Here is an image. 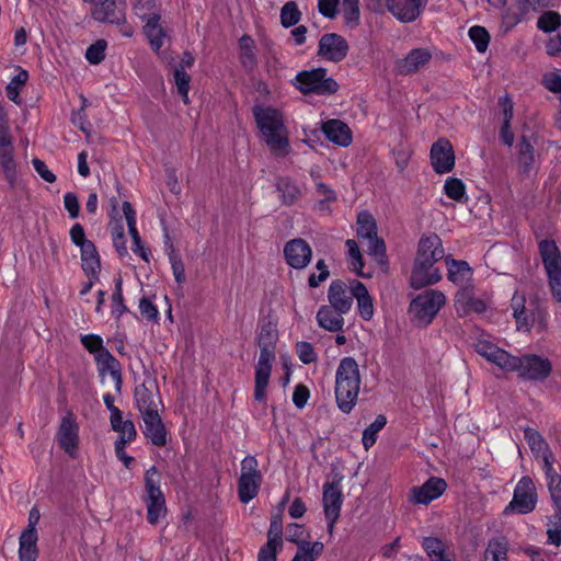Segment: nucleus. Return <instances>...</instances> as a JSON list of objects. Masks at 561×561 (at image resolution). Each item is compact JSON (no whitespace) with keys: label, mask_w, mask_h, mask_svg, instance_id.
Segmentation results:
<instances>
[{"label":"nucleus","mask_w":561,"mask_h":561,"mask_svg":"<svg viewBox=\"0 0 561 561\" xmlns=\"http://www.w3.org/2000/svg\"><path fill=\"white\" fill-rule=\"evenodd\" d=\"M297 552L291 561H316L323 552L324 546L320 541L299 542Z\"/></svg>","instance_id":"nucleus-37"},{"label":"nucleus","mask_w":561,"mask_h":561,"mask_svg":"<svg viewBox=\"0 0 561 561\" xmlns=\"http://www.w3.org/2000/svg\"><path fill=\"white\" fill-rule=\"evenodd\" d=\"M445 263L447 266L448 280L460 286H463L471 280L473 271L467 261L455 260L450 256H446Z\"/></svg>","instance_id":"nucleus-27"},{"label":"nucleus","mask_w":561,"mask_h":561,"mask_svg":"<svg viewBox=\"0 0 561 561\" xmlns=\"http://www.w3.org/2000/svg\"><path fill=\"white\" fill-rule=\"evenodd\" d=\"M455 308L460 317L470 312L483 313L486 310L484 300L474 297L471 287H462L455 295Z\"/></svg>","instance_id":"nucleus-21"},{"label":"nucleus","mask_w":561,"mask_h":561,"mask_svg":"<svg viewBox=\"0 0 561 561\" xmlns=\"http://www.w3.org/2000/svg\"><path fill=\"white\" fill-rule=\"evenodd\" d=\"M263 477H245L240 474L238 480V496L241 503H249L253 500L262 484Z\"/></svg>","instance_id":"nucleus-32"},{"label":"nucleus","mask_w":561,"mask_h":561,"mask_svg":"<svg viewBox=\"0 0 561 561\" xmlns=\"http://www.w3.org/2000/svg\"><path fill=\"white\" fill-rule=\"evenodd\" d=\"M322 131L327 139L341 147L352 144V131L347 124L340 119H329L322 123Z\"/></svg>","instance_id":"nucleus-24"},{"label":"nucleus","mask_w":561,"mask_h":561,"mask_svg":"<svg viewBox=\"0 0 561 561\" xmlns=\"http://www.w3.org/2000/svg\"><path fill=\"white\" fill-rule=\"evenodd\" d=\"M345 245L348 251V256L351 259V263L353 265V270L356 272L357 275L363 276V267H364V261L363 255L359 251L358 244L353 239H347L345 242Z\"/></svg>","instance_id":"nucleus-55"},{"label":"nucleus","mask_w":561,"mask_h":561,"mask_svg":"<svg viewBox=\"0 0 561 561\" xmlns=\"http://www.w3.org/2000/svg\"><path fill=\"white\" fill-rule=\"evenodd\" d=\"M353 290L351 289V294H348L346 284L342 279L331 282L328 290L330 307L345 314L353 306Z\"/></svg>","instance_id":"nucleus-19"},{"label":"nucleus","mask_w":561,"mask_h":561,"mask_svg":"<svg viewBox=\"0 0 561 561\" xmlns=\"http://www.w3.org/2000/svg\"><path fill=\"white\" fill-rule=\"evenodd\" d=\"M431 58L432 54L425 48L412 49L405 58L396 61L394 72L400 76L416 72L421 67L428 64Z\"/></svg>","instance_id":"nucleus-20"},{"label":"nucleus","mask_w":561,"mask_h":561,"mask_svg":"<svg viewBox=\"0 0 561 561\" xmlns=\"http://www.w3.org/2000/svg\"><path fill=\"white\" fill-rule=\"evenodd\" d=\"M356 224L357 237L368 241V254L374 256L381 266H387L386 244L381 238H378L377 224L373 215L367 210L360 211L357 215Z\"/></svg>","instance_id":"nucleus-7"},{"label":"nucleus","mask_w":561,"mask_h":561,"mask_svg":"<svg viewBox=\"0 0 561 561\" xmlns=\"http://www.w3.org/2000/svg\"><path fill=\"white\" fill-rule=\"evenodd\" d=\"M354 298L357 299V307L360 317L365 320H370L374 314L373 299L366 286L359 282L354 280L351 285Z\"/></svg>","instance_id":"nucleus-30"},{"label":"nucleus","mask_w":561,"mask_h":561,"mask_svg":"<svg viewBox=\"0 0 561 561\" xmlns=\"http://www.w3.org/2000/svg\"><path fill=\"white\" fill-rule=\"evenodd\" d=\"M28 79V72L21 69L16 76L12 78L10 83L5 87V93L9 100L15 104H21L20 90L26 83Z\"/></svg>","instance_id":"nucleus-45"},{"label":"nucleus","mask_w":561,"mask_h":561,"mask_svg":"<svg viewBox=\"0 0 561 561\" xmlns=\"http://www.w3.org/2000/svg\"><path fill=\"white\" fill-rule=\"evenodd\" d=\"M561 25V15L556 11L543 12L537 21V27L545 32H554Z\"/></svg>","instance_id":"nucleus-50"},{"label":"nucleus","mask_w":561,"mask_h":561,"mask_svg":"<svg viewBox=\"0 0 561 561\" xmlns=\"http://www.w3.org/2000/svg\"><path fill=\"white\" fill-rule=\"evenodd\" d=\"M421 546L431 561H450L445 554L446 546L439 538L423 537Z\"/></svg>","instance_id":"nucleus-36"},{"label":"nucleus","mask_w":561,"mask_h":561,"mask_svg":"<svg viewBox=\"0 0 561 561\" xmlns=\"http://www.w3.org/2000/svg\"><path fill=\"white\" fill-rule=\"evenodd\" d=\"M112 300H113L112 313L115 318L119 319L123 313L128 311L127 307L124 305L122 277H118L115 280V290L112 296Z\"/></svg>","instance_id":"nucleus-54"},{"label":"nucleus","mask_w":561,"mask_h":561,"mask_svg":"<svg viewBox=\"0 0 561 561\" xmlns=\"http://www.w3.org/2000/svg\"><path fill=\"white\" fill-rule=\"evenodd\" d=\"M241 55V64L249 69H252L256 65L255 54L253 51L254 42L249 35H243L239 41Z\"/></svg>","instance_id":"nucleus-46"},{"label":"nucleus","mask_w":561,"mask_h":561,"mask_svg":"<svg viewBox=\"0 0 561 561\" xmlns=\"http://www.w3.org/2000/svg\"><path fill=\"white\" fill-rule=\"evenodd\" d=\"M106 42L98 39L91 44L85 50V58L92 65L100 64L105 58Z\"/></svg>","instance_id":"nucleus-56"},{"label":"nucleus","mask_w":561,"mask_h":561,"mask_svg":"<svg viewBox=\"0 0 561 561\" xmlns=\"http://www.w3.org/2000/svg\"><path fill=\"white\" fill-rule=\"evenodd\" d=\"M136 14L142 20L161 18V8L158 0H137L134 4Z\"/></svg>","instance_id":"nucleus-39"},{"label":"nucleus","mask_w":561,"mask_h":561,"mask_svg":"<svg viewBox=\"0 0 561 561\" xmlns=\"http://www.w3.org/2000/svg\"><path fill=\"white\" fill-rule=\"evenodd\" d=\"M444 193L456 202L467 201L465 183L458 178H448L445 181Z\"/></svg>","instance_id":"nucleus-48"},{"label":"nucleus","mask_w":561,"mask_h":561,"mask_svg":"<svg viewBox=\"0 0 561 561\" xmlns=\"http://www.w3.org/2000/svg\"><path fill=\"white\" fill-rule=\"evenodd\" d=\"M37 534L22 533L19 538L20 561H36L38 558Z\"/></svg>","instance_id":"nucleus-34"},{"label":"nucleus","mask_w":561,"mask_h":561,"mask_svg":"<svg viewBox=\"0 0 561 561\" xmlns=\"http://www.w3.org/2000/svg\"><path fill=\"white\" fill-rule=\"evenodd\" d=\"M525 302L526 298L524 295L515 294L512 298L511 307L517 330L529 332L534 325V318H522V314H525L526 310Z\"/></svg>","instance_id":"nucleus-35"},{"label":"nucleus","mask_w":561,"mask_h":561,"mask_svg":"<svg viewBox=\"0 0 561 561\" xmlns=\"http://www.w3.org/2000/svg\"><path fill=\"white\" fill-rule=\"evenodd\" d=\"M164 243L167 247V253L171 263L172 272L178 284L185 282V267L181 257L175 253L174 245L171 242V238L168 233L164 234Z\"/></svg>","instance_id":"nucleus-38"},{"label":"nucleus","mask_w":561,"mask_h":561,"mask_svg":"<svg viewBox=\"0 0 561 561\" xmlns=\"http://www.w3.org/2000/svg\"><path fill=\"white\" fill-rule=\"evenodd\" d=\"M342 477L332 482L323 484V510L325 517H332L333 520H337L343 504V494L341 486Z\"/></svg>","instance_id":"nucleus-17"},{"label":"nucleus","mask_w":561,"mask_h":561,"mask_svg":"<svg viewBox=\"0 0 561 561\" xmlns=\"http://www.w3.org/2000/svg\"><path fill=\"white\" fill-rule=\"evenodd\" d=\"M301 18V12L295 1L286 2L280 10V23L288 28L296 25Z\"/></svg>","instance_id":"nucleus-49"},{"label":"nucleus","mask_w":561,"mask_h":561,"mask_svg":"<svg viewBox=\"0 0 561 561\" xmlns=\"http://www.w3.org/2000/svg\"><path fill=\"white\" fill-rule=\"evenodd\" d=\"M431 163L438 174L450 172L455 167V153L449 140L438 139L431 148Z\"/></svg>","instance_id":"nucleus-15"},{"label":"nucleus","mask_w":561,"mask_h":561,"mask_svg":"<svg viewBox=\"0 0 561 561\" xmlns=\"http://www.w3.org/2000/svg\"><path fill=\"white\" fill-rule=\"evenodd\" d=\"M360 381L357 362L353 357L342 358L335 373L334 393L337 408L343 413H351L356 405Z\"/></svg>","instance_id":"nucleus-4"},{"label":"nucleus","mask_w":561,"mask_h":561,"mask_svg":"<svg viewBox=\"0 0 561 561\" xmlns=\"http://www.w3.org/2000/svg\"><path fill=\"white\" fill-rule=\"evenodd\" d=\"M256 341L260 347V356L255 365L254 400L264 402L272 366L276 358V343L278 341L276 325L271 321L263 323L260 327Z\"/></svg>","instance_id":"nucleus-2"},{"label":"nucleus","mask_w":561,"mask_h":561,"mask_svg":"<svg viewBox=\"0 0 561 561\" xmlns=\"http://www.w3.org/2000/svg\"><path fill=\"white\" fill-rule=\"evenodd\" d=\"M95 360L101 375L108 371L115 381V388L117 391L122 389V374L119 362L110 353L108 350L101 351L100 354L95 355Z\"/></svg>","instance_id":"nucleus-28"},{"label":"nucleus","mask_w":561,"mask_h":561,"mask_svg":"<svg viewBox=\"0 0 561 561\" xmlns=\"http://www.w3.org/2000/svg\"><path fill=\"white\" fill-rule=\"evenodd\" d=\"M134 399L141 415L157 410L159 411V405L161 404L159 392L157 391V393H154L146 383L136 386L134 390Z\"/></svg>","instance_id":"nucleus-25"},{"label":"nucleus","mask_w":561,"mask_h":561,"mask_svg":"<svg viewBox=\"0 0 561 561\" xmlns=\"http://www.w3.org/2000/svg\"><path fill=\"white\" fill-rule=\"evenodd\" d=\"M174 81L179 94L183 98V101L187 103L191 77L183 69H174Z\"/></svg>","instance_id":"nucleus-60"},{"label":"nucleus","mask_w":561,"mask_h":561,"mask_svg":"<svg viewBox=\"0 0 561 561\" xmlns=\"http://www.w3.org/2000/svg\"><path fill=\"white\" fill-rule=\"evenodd\" d=\"M146 25L144 26L145 33L149 39L151 47L154 50H158L162 46V39L164 37V32L161 25L159 24L160 19L153 20H145Z\"/></svg>","instance_id":"nucleus-43"},{"label":"nucleus","mask_w":561,"mask_h":561,"mask_svg":"<svg viewBox=\"0 0 561 561\" xmlns=\"http://www.w3.org/2000/svg\"><path fill=\"white\" fill-rule=\"evenodd\" d=\"M387 424V417L383 414L377 415L375 421L364 430L362 443L366 450H368L377 440V434Z\"/></svg>","instance_id":"nucleus-42"},{"label":"nucleus","mask_w":561,"mask_h":561,"mask_svg":"<svg viewBox=\"0 0 561 561\" xmlns=\"http://www.w3.org/2000/svg\"><path fill=\"white\" fill-rule=\"evenodd\" d=\"M276 187L280 194L279 197L282 198V202L285 205L289 206L295 204L300 196V190L288 178L279 179L277 181Z\"/></svg>","instance_id":"nucleus-41"},{"label":"nucleus","mask_w":561,"mask_h":561,"mask_svg":"<svg viewBox=\"0 0 561 561\" xmlns=\"http://www.w3.org/2000/svg\"><path fill=\"white\" fill-rule=\"evenodd\" d=\"M296 352L304 364H311L317 360L314 348L309 342H298L296 345Z\"/></svg>","instance_id":"nucleus-64"},{"label":"nucleus","mask_w":561,"mask_h":561,"mask_svg":"<svg viewBox=\"0 0 561 561\" xmlns=\"http://www.w3.org/2000/svg\"><path fill=\"white\" fill-rule=\"evenodd\" d=\"M348 53L346 39L336 33H327L319 41L318 55L325 60L340 62Z\"/></svg>","instance_id":"nucleus-13"},{"label":"nucleus","mask_w":561,"mask_h":561,"mask_svg":"<svg viewBox=\"0 0 561 561\" xmlns=\"http://www.w3.org/2000/svg\"><path fill=\"white\" fill-rule=\"evenodd\" d=\"M538 250L552 296L558 302H561V252L556 241L548 239L538 243Z\"/></svg>","instance_id":"nucleus-6"},{"label":"nucleus","mask_w":561,"mask_h":561,"mask_svg":"<svg viewBox=\"0 0 561 561\" xmlns=\"http://www.w3.org/2000/svg\"><path fill=\"white\" fill-rule=\"evenodd\" d=\"M297 88L304 94L331 95L339 90V83L327 77V69L316 68L298 72L296 76Z\"/></svg>","instance_id":"nucleus-9"},{"label":"nucleus","mask_w":561,"mask_h":561,"mask_svg":"<svg viewBox=\"0 0 561 561\" xmlns=\"http://www.w3.org/2000/svg\"><path fill=\"white\" fill-rule=\"evenodd\" d=\"M469 37L476 45V48L479 53L486 51L490 43V34L485 27L480 25L470 27Z\"/></svg>","instance_id":"nucleus-52"},{"label":"nucleus","mask_w":561,"mask_h":561,"mask_svg":"<svg viewBox=\"0 0 561 561\" xmlns=\"http://www.w3.org/2000/svg\"><path fill=\"white\" fill-rule=\"evenodd\" d=\"M447 489V483L438 477H431L421 486L412 489V501L417 504L427 505L438 499Z\"/></svg>","instance_id":"nucleus-18"},{"label":"nucleus","mask_w":561,"mask_h":561,"mask_svg":"<svg viewBox=\"0 0 561 561\" xmlns=\"http://www.w3.org/2000/svg\"><path fill=\"white\" fill-rule=\"evenodd\" d=\"M524 436L534 453H541L549 448L541 434L531 427L524 430Z\"/></svg>","instance_id":"nucleus-58"},{"label":"nucleus","mask_w":561,"mask_h":561,"mask_svg":"<svg viewBox=\"0 0 561 561\" xmlns=\"http://www.w3.org/2000/svg\"><path fill=\"white\" fill-rule=\"evenodd\" d=\"M79 440V427L72 414L61 419L57 432V442L70 457H75Z\"/></svg>","instance_id":"nucleus-16"},{"label":"nucleus","mask_w":561,"mask_h":561,"mask_svg":"<svg viewBox=\"0 0 561 561\" xmlns=\"http://www.w3.org/2000/svg\"><path fill=\"white\" fill-rule=\"evenodd\" d=\"M81 251V266L87 275H91L94 279H99L101 272V261L94 243L87 244Z\"/></svg>","instance_id":"nucleus-31"},{"label":"nucleus","mask_w":561,"mask_h":561,"mask_svg":"<svg viewBox=\"0 0 561 561\" xmlns=\"http://www.w3.org/2000/svg\"><path fill=\"white\" fill-rule=\"evenodd\" d=\"M445 302L446 297L442 291L426 289L411 301L409 313L417 327H427L433 322Z\"/></svg>","instance_id":"nucleus-5"},{"label":"nucleus","mask_w":561,"mask_h":561,"mask_svg":"<svg viewBox=\"0 0 561 561\" xmlns=\"http://www.w3.org/2000/svg\"><path fill=\"white\" fill-rule=\"evenodd\" d=\"M147 520L156 525L167 513L164 495L160 489L159 472L154 466L145 473Z\"/></svg>","instance_id":"nucleus-8"},{"label":"nucleus","mask_w":561,"mask_h":561,"mask_svg":"<svg viewBox=\"0 0 561 561\" xmlns=\"http://www.w3.org/2000/svg\"><path fill=\"white\" fill-rule=\"evenodd\" d=\"M267 542L283 547V516L280 512L274 514L271 518Z\"/></svg>","instance_id":"nucleus-53"},{"label":"nucleus","mask_w":561,"mask_h":561,"mask_svg":"<svg viewBox=\"0 0 561 561\" xmlns=\"http://www.w3.org/2000/svg\"><path fill=\"white\" fill-rule=\"evenodd\" d=\"M508 545L505 538L491 539L485 550V559L491 561H507Z\"/></svg>","instance_id":"nucleus-44"},{"label":"nucleus","mask_w":561,"mask_h":561,"mask_svg":"<svg viewBox=\"0 0 561 561\" xmlns=\"http://www.w3.org/2000/svg\"><path fill=\"white\" fill-rule=\"evenodd\" d=\"M126 0H95L92 16L95 21L119 25L125 22Z\"/></svg>","instance_id":"nucleus-12"},{"label":"nucleus","mask_w":561,"mask_h":561,"mask_svg":"<svg viewBox=\"0 0 561 561\" xmlns=\"http://www.w3.org/2000/svg\"><path fill=\"white\" fill-rule=\"evenodd\" d=\"M284 255L290 267L302 270L311 262L312 249L305 239L296 238L286 242Z\"/></svg>","instance_id":"nucleus-14"},{"label":"nucleus","mask_w":561,"mask_h":561,"mask_svg":"<svg viewBox=\"0 0 561 561\" xmlns=\"http://www.w3.org/2000/svg\"><path fill=\"white\" fill-rule=\"evenodd\" d=\"M537 503V493L533 480L525 476L515 486L513 500L505 507L504 514L516 512L518 514H528L535 510Z\"/></svg>","instance_id":"nucleus-10"},{"label":"nucleus","mask_w":561,"mask_h":561,"mask_svg":"<svg viewBox=\"0 0 561 561\" xmlns=\"http://www.w3.org/2000/svg\"><path fill=\"white\" fill-rule=\"evenodd\" d=\"M550 524L552 527L547 529L548 542L556 547L561 546V512L556 513L550 517Z\"/></svg>","instance_id":"nucleus-57"},{"label":"nucleus","mask_w":561,"mask_h":561,"mask_svg":"<svg viewBox=\"0 0 561 561\" xmlns=\"http://www.w3.org/2000/svg\"><path fill=\"white\" fill-rule=\"evenodd\" d=\"M343 314L332 307L324 305L319 308L316 318L320 328L330 332H339L344 327Z\"/></svg>","instance_id":"nucleus-29"},{"label":"nucleus","mask_w":561,"mask_h":561,"mask_svg":"<svg viewBox=\"0 0 561 561\" xmlns=\"http://www.w3.org/2000/svg\"><path fill=\"white\" fill-rule=\"evenodd\" d=\"M516 366L515 373L531 381H543L552 371L551 362L536 354L518 356Z\"/></svg>","instance_id":"nucleus-11"},{"label":"nucleus","mask_w":561,"mask_h":561,"mask_svg":"<svg viewBox=\"0 0 561 561\" xmlns=\"http://www.w3.org/2000/svg\"><path fill=\"white\" fill-rule=\"evenodd\" d=\"M113 431L118 433L117 438L126 439V442H134L137 437V430L131 420H123V413H119L118 422L111 423Z\"/></svg>","instance_id":"nucleus-47"},{"label":"nucleus","mask_w":561,"mask_h":561,"mask_svg":"<svg viewBox=\"0 0 561 561\" xmlns=\"http://www.w3.org/2000/svg\"><path fill=\"white\" fill-rule=\"evenodd\" d=\"M518 356H514L506 352L505 350L501 348L495 353L493 356V359L491 360L492 364L496 365L504 371L508 373H515L516 370V364H517Z\"/></svg>","instance_id":"nucleus-51"},{"label":"nucleus","mask_w":561,"mask_h":561,"mask_svg":"<svg viewBox=\"0 0 561 561\" xmlns=\"http://www.w3.org/2000/svg\"><path fill=\"white\" fill-rule=\"evenodd\" d=\"M13 145L11 136L0 137V167L10 186H13L16 179L15 161L13 159Z\"/></svg>","instance_id":"nucleus-26"},{"label":"nucleus","mask_w":561,"mask_h":561,"mask_svg":"<svg viewBox=\"0 0 561 561\" xmlns=\"http://www.w3.org/2000/svg\"><path fill=\"white\" fill-rule=\"evenodd\" d=\"M252 113L271 151L277 157H285L289 152V141L283 135L285 126L282 113L274 107L262 105L253 106Z\"/></svg>","instance_id":"nucleus-3"},{"label":"nucleus","mask_w":561,"mask_h":561,"mask_svg":"<svg viewBox=\"0 0 561 561\" xmlns=\"http://www.w3.org/2000/svg\"><path fill=\"white\" fill-rule=\"evenodd\" d=\"M316 268L319 271V274L311 273L308 278V285L311 288H317L320 284L327 280L330 276V271L324 260H319L316 264Z\"/></svg>","instance_id":"nucleus-61"},{"label":"nucleus","mask_w":561,"mask_h":561,"mask_svg":"<svg viewBox=\"0 0 561 561\" xmlns=\"http://www.w3.org/2000/svg\"><path fill=\"white\" fill-rule=\"evenodd\" d=\"M517 160L523 174H529L535 163V147L526 136H522L517 145Z\"/></svg>","instance_id":"nucleus-33"},{"label":"nucleus","mask_w":561,"mask_h":561,"mask_svg":"<svg viewBox=\"0 0 561 561\" xmlns=\"http://www.w3.org/2000/svg\"><path fill=\"white\" fill-rule=\"evenodd\" d=\"M112 238H113V244L115 247L116 252L121 257H124L127 255V247L125 242V234H124V226L122 222H116L112 229H111Z\"/></svg>","instance_id":"nucleus-59"},{"label":"nucleus","mask_w":561,"mask_h":561,"mask_svg":"<svg viewBox=\"0 0 561 561\" xmlns=\"http://www.w3.org/2000/svg\"><path fill=\"white\" fill-rule=\"evenodd\" d=\"M445 257L442 239L436 233L423 234L417 242L411 271V287L420 289L438 283L442 279V273L436 263Z\"/></svg>","instance_id":"nucleus-1"},{"label":"nucleus","mask_w":561,"mask_h":561,"mask_svg":"<svg viewBox=\"0 0 561 561\" xmlns=\"http://www.w3.org/2000/svg\"><path fill=\"white\" fill-rule=\"evenodd\" d=\"M128 231L131 237V243H133L131 250L136 254H138L144 261L149 262L150 250L142 244L141 238H140V234H139L137 228L136 227L129 228Z\"/></svg>","instance_id":"nucleus-62"},{"label":"nucleus","mask_w":561,"mask_h":561,"mask_svg":"<svg viewBox=\"0 0 561 561\" xmlns=\"http://www.w3.org/2000/svg\"><path fill=\"white\" fill-rule=\"evenodd\" d=\"M145 428L144 435L158 447L167 445V428L162 422L159 411L141 415Z\"/></svg>","instance_id":"nucleus-22"},{"label":"nucleus","mask_w":561,"mask_h":561,"mask_svg":"<svg viewBox=\"0 0 561 561\" xmlns=\"http://www.w3.org/2000/svg\"><path fill=\"white\" fill-rule=\"evenodd\" d=\"M81 344L84 348L92 354H100L101 351L106 350L103 346V340L96 334H85L80 337Z\"/></svg>","instance_id":"nucleus-63"},{"label":"nucleus","mask_w":561,"mask_h":561,"mask_svg":"<svg viewBox=\"0 0 561 561\" xmlns=\"http://www.w3.org/2000/svg\"><path fill=\"white\" fill-rule=\"evenodd\" d=\"M530 0H514V5L503 15V20L511 27L518 24L530 10Z\"/></svg>","instance_id":"nucleus-40"},{"label":"nucleus","mask_w":561,"mask_h":561,"mask_svg":"<svg viewBox=\"0 0 561 561\" xmlns=\"http://www.w3.org/2000/svg\"><path fill=\"white\" fill-rule=\"evenodd\" d=\"M428 0H400L394 1L392 7H389L391 12L399 21L409 23L415 21Z\"/></svg>","instance_id":"nucleus-23"}]
</instances>
